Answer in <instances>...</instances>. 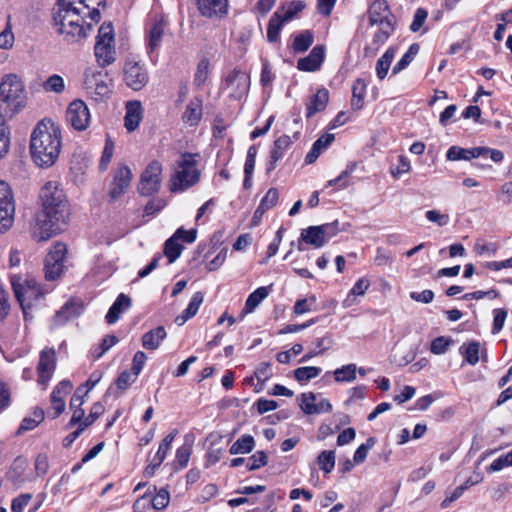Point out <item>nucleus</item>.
Instances as JSON below:
<instances>
[{
    "instance_id": "62",
    "label": "nucleus",
    "mask_w": 512,
    "mask_h": 512,
    "mask_svg": "<svg viewBox=\"0 0 512 512\" xmlns=\"http://www.w3.org/2000/svg\"><path fill=\"white\" fill-rule=\"evenodd\" d=\"M425 216L428 221L436 223L438 226H446L450 221L448 214L441 213L438 210H428Z\"/></svg>"
},
{
    "instance_id": "19",
    "label": "nucleus",
    "mask_w": 512,
    "mask_h": 512,
    "mask_svg": "<svg viewBox=\"0 0 512 512\" xmlns=\"http://www.w3.org/2000/svg\"><path fill=\"white\" fill-rule=\"evenodd\" d=\"M200 14L208 18H222L227 14V0H197Z\"/></svg>"
},
{
    "instance_id": "11",
    "label": "nucleus",
    "mask_w": 512,
    "mask_h": 512,
    "mask_svg": "<svg viewBox=\"0 0 512 512\" xmlns=\"http://www.w3.org/2000/svg\"><path fill=\"white\" fill-rule=\"evenodd\" d=\"M225 86L230 91L231 97L234 99H240L248 92L250 78L247 73L234 69L227 75L225 79Z\"/></svg>"
},
{
    "instance_id": "23",
    "label": "nucleus",
    "mask_w": 512,
    "mask_h": 512,
    "mask_svg": "<svg viewBox=\"0 0 512 512\" xmlns=\"http://www.w3.org/2000/svg\"><path fill=\"white\" fill-rule=\"evenodd\" d=\"M329 101V91L326 88L319 89L306 104V117L311 118L314 114L325 110Z\"/></svg>"
},
{
    "instance_id": "29",
    "label": "nucleus",
    "mask_w": 512,
    "mask_h": 512,
    "mask_svg": "<svg viewBox=\"0 0 512 512\" xmlns=\"http://www.w3.org/2000/svg\"><path fill=\"white\" fill-rule=\"evenodd\" d=\"M334 140L333 134H324L321 137H319L312 145V148L305 156V163L306 164H312L314 163L322 151L326 149Z\"/></svg>"
},
{
    "instance_id": "59",
    "label": "nucleus",
    "mask_w": 512,
    "mask_h": 512,
    "mask_svg": "<svg viewBox=\"0 0 512 512\" xmlns=\"http://www.w3.org/2000/svg\"><path fill=\"white\" fill-rule=\"evenodd\" d=\"M96 42L114 44V30L111 23H103L101 25Z\"/></svg>"
},
{
    "instance_id": "39",
    "label": "nucleus",
    "mask_w": 512,
    "mask_h": 512,
    "mask_svg": "<svg viewBox=\"0 0 512 512\" xmlns=\"http://www.w3.org/2000/svg\"><path fill=\"white\" fill-rule=\"evenodd\" d=\"M474 147L472 148H462L459 146H451L446 153V158L449 161H459V160H466L469 161L472 158H475L474 156Z\"/></svg>"
},
{
    "instance_id": "63",
    "label": "nucleus",
    "mask_w": 512,
    "mask_h": 512,
    "mask_svg": "<svg viewBox=\"0 0 512 512\" xmlns=\"http://www.w3.org/2000/svg\"><path fill=\"white\" fill-rule=\"evenodd\" d=\"M209 62L207 60H201L197 66V70L194 76V83L197 86H202L208 76Z\"/></svg>"
},
{
    "instance_id": "51",
    "label": "nucleus",
    "mask_w": 512,
    "mask_h": 512,
    "mask_svg": "<svg viewBox=\"0 0 512 512\" xmlns=\"http://www.w3.org/2000/svg\"><path fill=\"white\" fill-rule=\"evenodd\" d=\"M452 343H453V340L451 338L440 336V337L435 338L431 342L430 350L433 354L441 355V354H444L448 350V347Z\"/></svg>"
},
{
    "instance_id": "14",
    "label": "nucleus",
    "mask_w": 512,
    "mask_h": 512,
    "mask_svg": "<svg viewBox=\"0 0 512 512\" xmlns=\"http://www.w3.org/2000/svg\"><path fill=\"white\" fill-rule=\"evenodd\" d=\"M104 77L101 71L87 69L84 78V87L87 92L99 97L106 96L109 93V88Z\"/></svg>"
},
{
    "instance_id": "20",
    "label": "nucleus",
    "mask_w": 512,
    "mask_h": 512,
    "mask_svg": "<svg viewBox=\"0 0 512 512\" xmlns=\"http://www.w3.org/2000/svg\"><path fill=\"white\" fill-rule=\"evenodd\" d=\"M291 144L292 140L288 135H282L274 141L266 167L267 174H270L276 168L278 161L283 158Z\"/></svg>"
},
{
    "instance_id": "32",
    "label": "nucleus",
    "mask_w": 512,
    "mask_h": 512,
    "mask_svg": "<svg viewBox=\"0 0 512 512\" xmlns=\"http://www.w3.org/2000/svg\"><path fill=\"white\" fill-rule=\"evenodd\" d=\"M285 23L287 22L284 21L279 11L273 13L267 27V40L270 43H275L279 40L280 31Z\"/></svg>"
},
{
    "instance_id": "2",
    "label": "nucleus",
    "mask_w": 512,
    "mask_h": 512,
    "mask_svg": "<svg viewBox=\"0 0 512 512\" xmlns=\"http://www.w3.org/2000/svg\"><path fill=\"white\" fill-rule=\"evenodd\" d=\"M62 146L60 127L51 119L39 121L30 137V153L41 168L51 167L59 157Z\"/></svg>"
},
{
    "instance_id": "45",
    "label": "nucleus",
    "mask_w": 512,
    "mask_h": 512,
    "mask_svg": "<svg viewBox=\"0 0 512 512\" xmlns=\"http://www.w3.org/2000/svg\"><path fill=\"white\" fill-rule=\"evenodd\" d=\"M356 169V163H349L345 170H343L340 175L332 180H329L326 186H334L338 185L339 189H343L349 186L348 178Z\"/></svg>"
},
{
    "instance_id": "31",
    "label": "nucleus",
    "mask_w": 512,
    "mask_h": 512,
    "mask_svg": "<svg viewBox=\"0 0 512 512\" xmlns=\"http://www.w3.org/2000/svg\"><path fill=\"white\" fill-rule=\"evenodd\" d=\"M204 295L202 292H196L193 294L187 308L183 311V313L175 318V322L178 325H183L188 319L192 318L196 315L199 310V307L203 303Z\"/></svg>"
},
{
    "instance_id": "1",
    "label": "nucleus",
    "mask_w": 512,
    "mask_h": 512,
    "mask_svg": "<svg viewBox=\"0 0 512 512\" xmlns=\"http://www.w3.org/2000/svg\"><path fill=\"white\" fill-rule=\"evenodd\" d=\"M41 211L36 215L32 236L36 241H47L60 233L69 218V204L64 191L56 181H48L39 193Z\"/></svg>"
},
{
    "instance_id": "30",
    "label": "nucleus",
    "mask_w": 512,
    "mask_h": 512,
    "mask_svg": "<svg viewBox=\"0 0 512 512\" xmlns=\"http://www.w3.org/2000/svg\"><path fill=\"white\" fill-rule=\"evenodd\" d=\"M300 239L314 248H321L327 242L320 226H309L301 231Z\"/></svg>"
},
{
    "instance_id": "47",
    "label": "nucleus",
    "mask_w": 512,
    "mask_h": 512,
    "mask_svg": "<svg viewBox=\"0 0 512 512\" xmlns=\"http://www.w3.org/2000/svg\"><path fill=\"white\" fill-rule=\"evenodd\" d=\"M10 146V131L4 120L0 116V159L7 154Z\"/></svg>"
},
{
    "instance_id": "8",
    "label": "nucleus",
    "mask_w": 512,
    "mask_h": 512,
    "mask_svg": "<svg viewBox=\"0 0 512 512\" xmlns=\"http://www.w3.org/2000/svg\"><path fill=\"white\" fill-rule=\"evenodd\" d=\"M91 115L86 103L80 99L73 100L66 110L67 123L77 131H84L90 123Z\"/></svg>"
},
{
    "instance_id": "48",
    "label": "nucleus",
    "mask_w": 512,
    "mask_h": 512,
    "mask_svg": "<svg viewBox=\"0 0 512 512\" xmlns=\"http://www.w3.org/2000/svg\"><path fill=\"white\" fill-rule=\"evenodd\" d=\"M64 263L60 262H50L49 260L45 259L44 263V272H45V278L48 281L56 280L59 278L63 272Z\"/></svg>"
},
{
    "instance_id": "27",
    "label": "nucleus",
    "mask_w": 512,
    "mask_h": 512,
    "mask_svg": "<svg viewBox=\"0 0 512 512\" xmlns=\"http://www.w3.org/2000/svg\"><path fill=\"white\" fill-rule=\"evenodd\" d=\"M94 53L101 67L108 66L115 61V48L113 43L96 42Z\"/></svg>"
},
{
    "instance_id": "13",
    "label": "nucleus",
    "mask_w": 512,
    "mask_h": 512,
    "mask_svg": "<svg viewBox=\"0 0 512 512\" xmlns=\"http://www.w3.org/2000/svg\"><path fill=\"white\" fill-rule=\"evenodd\" d=\"M132 172L128 166H121L114 174L113 181L110 184L109 196L112 200L122 196L130 185Z\"/></svg>"
},
{
    "instance_id": "40",
    "label": "nucleus",
    "mask_w": 512,
    "mask_h": 512,
    "mask_svg": "<svg viewBox=\"0 0 512 512\" xmlns=\"http://www.w3.org/2000/svg\"><path fill=\"white\" fill-rule=\"evenodd\" d=\"M314 41L313 33L310 30H304L293 41V50L296 53H303L309 49Z\"/></svg>"
},
{
    "instance_id": "28",
    "label": "nucleus",
    "mask_w": 512,
    "mask_h": 512,
    "mask_svg": "<svg viewBox=\"0 0 512 512\" xmlns=\"http://www.w3.org/2000/svg\"><path fill=\"white\" fill-rule=\"evenodd\" d=\"M166 337L167 333L165 328L158 326L142 336V346L148 350H156Z\"/></svg>"
},
{
    "instance_id": "15",
    "label": "nucleus",
    "mask_w": 512,
    "mask_h": 512,
    "mask_svg": "<svg viewBox=\"0 0 512 512\" xmlns=\"http://www.w3.org/2000/svg\"><path fill=\"white\" fill-rule=\"evenodd\" d=\"M83 311V305L80 300L71 299L67 301L61 308L56 312L53 318L54 326H62L70 320H73L80 316Z\"/></svg>"
},
{
    "instance_id": "55",
    "label": "nucleus",
    "mask_w": 512,
    "mask_h": 512,
    "mask_svg": "<svg viewBox=\"0 0 512 512\" xmlns=\"http://www.w3.org/2000/svg\"><path fill=\"white\" fill-rule=\"evenodd\" d=\"M64 88V80L57 74L50 76L44 83V89L46 91L61 93L64 91Z\"/></svg>"
},
{
    "instance_id": "56",
    "label": "nucleus",
    "mask_w": 512,
    "mask_h": 512,
    "mask_svg": "<svg viewBox=\"0 0 512 512\" xmlns=\"http://www.w3.org/2000/svg\"><path fill=\"white\" fill-rule=\"evenodd\" d=\"M104 412V406L100 402H96L91 407V410L87 417L82 421L80 426H82L84 429L92 425L100 415H102Z\"/></svg>"
},
{
    "instance_id": "43",
    "label": "nucleus",
    "mask_w": 512,
    "mask_h": 512,
    "mask_svg": "<svg viewBox=\"0 0 512 512\" xmlns=\"http://www.w3.org/2000/svg\"><path fill=\"white\" fill-rule=\"evenodd\" d=\"M177 434L178 431L174 429L162 440V442L159 445L158 451L153 457L154 460H156V465L162 464Z\"/></svg>"
},
{
    "instance_id": "7",
    "label": "nucleus",
    "mask_w": 512,
    "mask_h": 512,
    "mask_svg": "<svg viewBox=\"0 0 512 512\" xmlns=\"http://www.w3.org/2000/svg\"><path fill=\"white\" fill-rule=\"evenodd\" d=\"M162 165L158 161H152L142 172L138 184V192L143 196H151L157 193L161 184Z\"/></svg>"
},
{
    "instance_id": "50",
    "label": "nucleus",
    "mask_w": 512,
    "mask_h": 512,
    "mask_svg": "<svg viewBox=\"0 0 512 512\" xmlns=\"http://www.w3.org/2000/svg\"><path fill=\"white\" fill-rule=\"evenodd\" d=\"M14 34L12 32V25L10 23V17L6 23L4 30L0 33V48L10 49L14 44Z\"/></svg>"
},
{
    "instance_id": "26",
    "label": "nucleus",
    "mask_w": 512,
    "mask_h": 512,
    "mask_svg": "<svg viewBox=\"0 0 512 512\" xmlns=\"http://www.w3.org/2000/svg\"><path fill=\"white\" fill-rule=\"evenodd\" d=\"M202 117V99L200 97L192 98L186 106L182 115V120L189 126H196Z\"/></svg>"
},
{
    "instance_id": "60",
    "label": "nucleus",
    "mask_w": 512,
    "mask_h": 512,
    "mask_svg": "<svg viewBox=\"0 0 512 512\" xmlns=\"http://www.w3.org/2000/svg\"><path fill=\"white\" fill-rule=\"evenodd\" d=\"M305 8V3L303 1H292L288 4L285 9L284 14L282 15L284 21H291L299 12H301Z\"/></svg>"
},
{
    "instance_id": "21",
    "label": "nucleus",
    "mask_w": 512,
    "mask_h": 512,
    "mask_svg": "<svg viewBox=\"0 0 512 512\" xmlns=\"http://www.w3.org/2000/svg\"><path fill=\"white\" fill-rule=\"evenodd\" d=\"M324 60V47L315 46L308 56L301 58L297 62V68L301 71L313 72L317 71Z\"/></svg>"
},
{
    "instance_id": "58",
    "label": "nucleus",
    "mask_w": 512,
    "mask_h": 512,
    "mask_svg": "<svg viewBox=\"0 0 512 512\" xmlns=\"http://www.w3.org/2000/svg\"><path fill=\"white\" fill-rule=\"evenodd\" d=\"M375 442V438L370 437L366 443L361 444L354 453V462L358 464L364 462L368 451L374 446Z\"/></svg>"
},
{
    "instance_id": "35",
    "label": "nucleus",
    "mask_w": 512,
    "mask_h": 512,
    "mask_svg": "<svg viewBox=\"0 0 512 512\" xmlns=\"http://www.w3.org/2000/svg\"><path fill=\"white\" fill-rule=\"evenodd\" d=\"M255 446V440L251 435H242L230 447V454H247L250 453Z\"/></svg>"
},
{
    "instance_id": "38",
    "label": "nucleus",
    "mask_w": 512,
    "mask_h": 512,
    "mask_svg": "<svg viewBox=\"0 0 512 512\" xmlns=\"http://www.w3.org/2000/svg\"><path fill=\"white\" fill-rule=\"evenodd\" d=\"M460 353L464 357L467 363L470 365H476L479 361L480 344L477 341H472L467 345L463 344L460 349Z\"/></svg>"
},
{
    "instance_id": "64",
    "label": "nucleus",
    "mask_w": 512,
    "mask_h": 512,
    "mask_svg": "<svg viewBox=\"0 0 512 512\" xmlns=\"http://www.w3.org/2000/svg\"><path fill=\"white\" fill-rule=\"evenodd\" d=\"M32 499V494L30 493H22L18 497L14 498L11 503V511L12 512H23L24 507L30 502Z\"/></svg>"
},
{
    "instance_id": "24",
    "label": "nucleus",
    "mask_w": 512,
    "mask_h": 512,
    "mask_svg": "<svg viewBox=\"0 0 512 512\" xmlns=\"http://www.w3.org/2000/svg\"><path fill=\"white\" fill-rule=\"evenodd\" d=\"M184 228H179L164 244V255L168 258V263L172 264L181 255L184 246L179 243Z\"/></svg>"
},
{
    "instance_id": "6",
    "label": "nucleus",
    "mask_w": 512,
    "mask_h": 512,
    "mask_svg": "<svg viewBox=\"0 0 512 512\" xmlns=\"http://www.w3.org/2000/svg\"><path fill=\"white\" fill-rule=\"evenodd\" d=\"M125 84L134 91L142 90L149 82V73L144 63L128 60L123 69Z\"/></svg>"
},
{
    "instance_id": "16",
    "label": "nucleus",
    "mask_w": 512,
    "mask_h": 512,
    "mask_svg": "<svg viewBox=\"0 0 512 512\" xmlns=\"http://www.w3.org/2000/svg\"><path fill=\"white\" fill-rule=\"evenodd\" d=\"M24 86L16 75H6L0 83V96L6 101H15L23 93Z\"/></svg>"
},
{
    "instance_id": "41",
    "label": "nucleus",
    "mask_w": 512,
    "mask_h": 512,
    "mask_svg": "<svg viewBox=\"0 0 512 512\" xmlns=\"http://www.w3.org/2000/svg\"><path fill=\"white\" fill-rule=\"evenodd\" d=\"M279 198V192L276 188H270L266 195L262 198L259 206L255 211V217L258 213L263 215L267 210L271 209L277 204Z\"/></svg>"
},
{
    "instance_id": "18",
    "label": "nucleus",
    "mask_w": 512,
    "mask_h": 512,
    "mask_svg": "<svg viewBox=\"0 0 512 512\" xmlns=\"http://www.w3.org/2000/svg\"><path fill=\"white\" fill-rule=\"evenodd\" d=\"M368 15L371 25H384L385 22L394 23V16L385 0L374 1L369 7Z\"/></svg>"
},
{
    "instance_id": "17",
    "label": "nucleus",
    "mask_w": 512,
    "mask_h": 512,
    "mask_svg": "<svg viewBox=\"0 0 512 512\" xmlns=\"http://www.w3.org/2000/svg\"><path fill=\"white\" fill-rule=\"evenodd\" d=\"M394 31V23L385 22L379 25L378 31L373 35L372 41L365 46L364 56L373 57L376 55L380 47L388 40Z\"/></svg>"
},
{
    "instance_id": "36",
    "label": "nucleus",
    "mask_w": 512,
    "mask_h": 512,
    "mask_svg": "<svg viewBox=\"0 0 512 512\" xmlns=\"http://www.w3.org/2000/svg\"><path fill=\"white\" fill-rule=\"evenodd\" d=\"M269 294L268 287H259L253 291L245 302L244 312L251 313Z\"/></svg>"
},
{
    "instance_id": "37",
    "label": "nucleus",
    "mask_w": 512,
    "mask_h": 512,
    "mask_svg": "<svg viewBox=\"0 0 512 512\" xmlns=\"http://www.w3.org/2000/svg\"><path fill=\"white\" fill-rule=\"evenodd\" d=\"M321 368L315 366H303L293 371L294 378L301 384L304 385L311 379L319 376Z\"/></svg>"
},
{
    "instance_id": "46",
    "label": "nucleus",
    "mask_w": 512,
    "mask_h": 512,
    "mask_svg": "<svg viewBox=\"0 0 512 512\" xmlns=\"http://www.w3.org/2000/svg\"><path fill=\"white\" fill-rule=\"evenodd\" d=\"M318 465L324 473H330L335 466V453L331 450L322 451L317 458Z\"/></svg>"
},
{
    "instance_id": "53",
    "label": "nucleus",
    "mask_w": 512,
    "mask_h": 512,
    "mask_svg": "<svg viewBox=\"0 0 512 512\" xmlns=\"http://www.w3.org/2000/svg\"><path fill=\"white\" fill-rule=\"evenodd\" d=\"M255 377L261 383L260 387L256 389L257 392L262 390L263 384L272 376L271 365L268 362L261 363L255 370Z\"/></svg>"
},
{
    "instance_id": "49",
    "label": "nucleus",
    "mask_w": 512,
    "mask_h": 512,
    "mask_svg": "<svg viewBox=\"0 0 512 512\" xmlns=\"http://www.w3.org/2000/svg\"><path fill=\"white\" fill-rule=\"evenodd\" d=\"M268 462L267 454L264 451H257L246 462L248 471L257 470L265 466Z\"/></svg>"
},
{
    "instance_id": "22",
    "label": "nucleus",
    "mask_w": 512,
    "mask_h": 512,
    "mask_svg": "<svg viewBox=\"0 0 512 512\" xmlns=\"http://www.w3.org/2000/svg\"><path fill=\"white\" fill-rule=\"evenodd\" d=\"M130 306V297L124 293L119 294L105 316L106 322L108 324L116 323L120 319L122 313L127 311Z\"/></svg>"
},
{
    "instance_id": "42",
    "label": "nucleus",
    "mask_w": 512,
    "mask_h": 512,
    "mask_svg": "<svg viewBox=\"0 0 512 512\" xmlns=\"http://www.w3.org/2000/svg\"><path fill=\"white\" fill-rule=\"evenodd\" d=\"M357 367L355 364H347L340 368H337L334 372V378L336 382H352L356 379Z\"/></svg>"
},
{
    "instance_id": "34",
    "label": "nucleus",
    "mask_w": 512,
    "mask_h": 512,
    "mask_svg": "<svg viewBox=\"0 0 512 512\" xmlns=\"http://www.w3.org/2000/svg\"><path fill=\"white\" fill-rule=\"evenodd\" d=\"M395 54L396 49L394 47H389L386 52L377 60L376 74L379 80H383L386 77Z\"/></svg>"
},
{
    "instance_id": "5",
    "label": "nucleus",
    "mask_w": 512,
    "mask_h": 512,
    "mask_svg": "<svg viewBox=\"0 0 512 512\" xmlns=\"http://www.w3.org/2000/svg\"><path fill=\"white\" fill-rule=\"evenodd\" d=\"M15 200L13 192L4 181H0V234L10 229L14 222Z\"/></svg>"
},
{
    "instance_id": "54",
    "label": "nucleus",
    "mask_w": 512,
    "mask_h": 512,
    "mask_svg": "<svg viewBox=\"0 0 512 512\" xmlns=\"http://www.w3.org/2000/svg\"><path fill=\"white\" fill-rule=\"evenodd\" d=\"M170 501L169 491L165 488H161L156 495L152 498V506L156 510H162L167 507Z\"/></svg>"
},
{
    "instance_id": "10",
    "label": "nucleus",
    "mask_w": 512,
    "mask_h": 512,
    "mask_svg": "<svg viewBox=\"0 0 512 512\" xmlns=\"http://www.w3.org/2000/svg\"><path fill=\"white\" fill-rule=\"evenodd\" d=\"M10 283L15 294L17 301L19 302L25 319H27V307L26 294H36V281L33 279H23L19 274L10 275Z\"/></svg>"
},
{
    "instance_id": "44",
    "label": "nucleus",
    "mask_w": 512,
    "mask_h": 512,
    "mask_svg": "<svg viewBox=\"0 0 512 512\" xmlns=\"http://www.w3.org/2000/svg\"><path fill=\"white\" fill-rule=\"evenodd\" d=\"M475 158H490L495 163H501L504 159V154L501 150L489 147L479 146L474 147Z\"/></svg>"
},
{
    "instance_id": "4",
    "label": "nucleus",
    "mask_w": 512,
    "mask_h": 512,
    "mask_svg": "<svg viewBox=\"0 0 512 512\" xmlns=\"http://www.w3.org/2000/svg\"><path fill=\"white\" fill-rule=\"evenodd\" d=\"M199 176L200 173L196 168L194 156L190 153H185L177 162L175 174L171 179L170 189L172 192L183 191L196 184Z\"/></svg>"
},
{
    "instance_id": "61",
    "label": "nucleus",
    "mask_w": 512,
    "mask_h": 512,
    "mask_svg": "<svg viewBox=\"0 0 512 512\" xmlns=\"http://www.w3.org/2000/svg\"><path fill=\"white\" fill-rule=\"evenodd\" d=\"M166 206V201L161 198L151 199L144 208L145 216H154Z\"/></svg>"
},
{
    "instance_id": "57",
    "label": "nucleus",
    "mask_w": 512,
    "mask_h": 512,
    "mask_svg": "<svg viewBox=\"0 0 512 512\" xmlns=\"http://www.w3.org/2000/svg\"><path fill=\"white\" fill-rule=\"evenodd\" d=\"M114 151V143L110 138L106 139L104 150L102 152V156L99 163V168L101 171H105L110 163Z\"/></svg>"
},
{
    "instance_id": "52",
    "label": "nucleus",
    "mask_w": 512,
    "mask_h": 512,
    "mask_svg": "<svg viewBox=\"0 0 512 512\" xmlns=\"http://www.w3.org/2000/svg\"><path fill=\"white\" fill-rule=\"evenodd\" d=\"M66 252H67V248L64 243H56L52 247V249L50 250V252L48 253V255L46 256L45 259L49 260L50 262L52 261V263H54V262L64 263Z\"/></svg>"
},
{
    "instance_id": "33",
    "label": "nucleus",
    "mask_w": 512,
    "mask_h": 512,
    "mask_svg": "<svg viewBox=\"0 0 512 512\" xmlns=\"http://www.w3.org/2000/svg\"><path fill=\"white\" fill-rule=\"evenodd\" d=\"M367 85L364 80L358 78L352 86L351 108L355 111L362 109Z\"/></svg>"
},
{
    "instance_id": "3",
    "label": "nucleus",
    "mask_w": 512,
    "mask_h": 512,
    "mask_svg": "<svg viewBox=\"0 0 512 512\" xmlns=\"http://www.w3.org/2000/svg\"><path fill=\"white\" fill-rule=\"evenodd\" d=\"M84 7H79L72 0H58L54 8L53 20L56 31L64 35L65 40L74 42L86 37L87 30L92 29V24L85 25L87 17Z\"/></svg>"
},
{
    "instance_id": "25",
    "label": "nucleus",
    "mask_w": 512,
    "mask_h": 512,
    "mask_svg": "<svg viewBox=\"0 0 512 512\" xmlns=\"http://www.w3.org/2000/svg\"><path fill=\"white\" fill-rule=\"evenodd\" d=\"M142 119V106L139 101H128L126 103L125 128L132 132L138 126Z\"/></svg>"
},
{
    "instance_id": "9",
    "label": "nucleus",
    "mask_w": 512,
    "mask_h": 512,
    "mask_svg": "<svg viewBox=\"0 0 512 512\" xmlns=\"http://www.w3.org/2000/svg\"><path fill=\"white\" fill-rule=\"evenodd\" d=\"M166 27L167 21L162 16L155 15L147 22L145 34L149 55L160 48Z\"/></svg>"
},
{
    "instance_id": "12",
    "label": "nucleus",
    "mask_w": 512,
    "mask_h": 512,
    "mask_svg": "<svg viewBox=\"0 0 512 512\" xmlns=\"http://www.w3.org/2000/svg\"><path fill=\"white\" fill-rule=\"evenodd\" d=\"M56 368V356L53 349H45L40 353L37 366L38 383L46 386L50 381Z\"/></svg>"
}]
</instances>
